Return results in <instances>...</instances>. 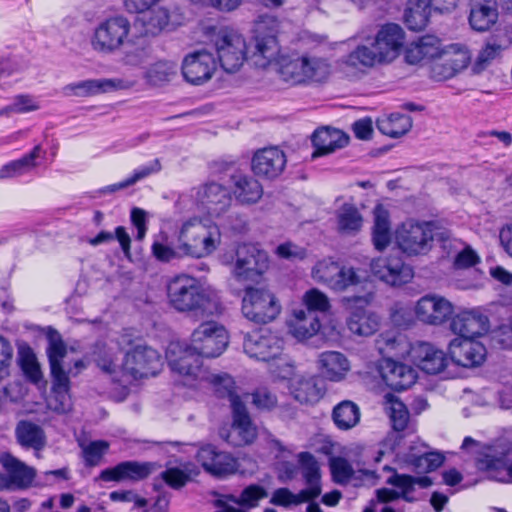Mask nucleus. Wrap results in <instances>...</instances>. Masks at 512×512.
Returning a JSON list of instances; mask_svg holds the SVG:
<instances>
[{"mask_svg":"<svg viewBox=\"0 0 512 512\" xmlns=\"http://www.w3.org/2000/svg\"><path fill=\"white\" fill-rule=\"evenodd\" d=\"M220 243L221 232L216 224L191 218L181 225L174 239L169 240L167 235L161 234L160 239L154 240L151 251L158 261L168 263L186 257H207Z\"/></svg>","mask_w":512,"mask_h":512,"instance_id":"1","label":"nucleus"},{"mask_svg":"<svg viewBox=\"0 0 512 512\" xmlns=\"http://www.w3.org/2000/svg\"><path fill=\"white\" fill-rule=\"evenodd\" d=\"M170 305L179 312H192L196 316L208 317L218 312L219 303L202 287L199 280L180 274L167 285Z\"/></svg>","mask_w":512,"mask_h":512,"instance_id":"2","label":"nucleus"},{"mask_svg":"<svg viewBox=\"0 0 512 512\" xmlns=\"http://www.w3.org/2000/svg\"><path fill=\"white\" fill-rule=\"evenodd\" d=\"M446 248L451 242V233L434 221L408 220L395 230V243L407 256L426 255L434 242Z\"/></svg>","mask_w":512,"mask_h":512,"instance_id":"3","label":"nucleus"},{"mask_svg":"<svg viewBox=\"0 0 512 512\" xmlns=\"http://www.w3.org/2000/svg\"><path fill=\"white\" fill-rule=\"evenodd\" d=\"M277 67L280 78L290 85L321 83L331 73V65L326 58L310 53L281 55Z\"/></svg>","mask_w":512,"mask_h":512,"instance_id":"4","label":"nucleus"},{"mask_svg":"<svg viewBox=\"0 0 512 512\" xmlns=\"http://www.w3.org/2000/svg\"><path fill=\"white\" fill-rule=\"evenodd\" d=\"M461 448L476 454V465L479 470L487 471L490 477L503 482L507 479L506 469L508 456L512 451V443L500 438L490 444H481L470 436L464 438Z\"/></svg>","mask_w":512,"mask_h":512,"instance_id":"5","label":"nucleus"},{"mask_svg":"<svg viewBox=\"0 0 512 512\" xmlns=\"http://www.w3.org/2000/svg\"><path fill=\"white\" fill-rule=\"evenodd\" d=\"M131 32V23L123 15L110 16L100 21L90 39L92 49L100 54L111 55L122 49Z\"/></svg>","mask_w":512,"mask_h":512,"instance_id":"6","label":"nucleus"},{"mask_svg":"<svg viewBox=\"0 0 512 512\" xmlns=\"http://www.w3.org/2000/svg\"><path fill=\"white\" fill-rule=\"evenodd\" d=\"M241 311L249 321L267 324L278 317L281 305L270 290L247 286L242 297Z\"/></svg>","mask_w":512,"mask_h":512,"instance_id":"7","label":"nucleus"},{"mask_svg":"<svg viewBox=\"0 0 512 512\" xmlns=\"http://www.w3.org/2000/svg\"><path fill=\"white\" fill-rule=\"evenodd\" d=\"M166 358L171 370L183 378V385L191 386L202 372L200 355L191 345L173 341L167 347Z\"/></svg>","mask_w":512,"mask_h":512,"instance_id":"8","label":"nucleus"},{"mask_svg":"<svg viewBox=\"0 0 512 512\" xmlns=\"http://www.w3.org/2000/svg\"><path fill=\"white\" fill-rule=\"evenodd\" d=\"M190 345L201 358H215L226 349L228 334L226 329L217 322H204L193 331Z\"/></svg>","mask_w":512,"mask_h":512,"instance_id":"9","label":"nucleus"},{"mask_svg":"<svg viewBox=\"0 0 512 512\" xmlns=\"http://www.w3.org/2000/svg\"><path fill=\"white\" fill-rule=\"evenodd\" d=\"M215 48L221 67L228 73L238 71L247 58L246 41L233 30L221 29L215 38Z\"/></svg>","mask_w":512,"mask_h":512,"instance_id":"10","label":"nucleus"},{"mask_svg":"<svg viewBox=\"0 0 512 512\" xmlns=\"http://www.w3.org/2000/svg\"><path fill=\"white\" fill-rule=\"evenodd\" d=\"M269 266L267 254L252 244H241L236 249L233 275L239 281L258 282Z\"/></svg>","mask_w":512,"mask_h":512,"instance_id":"11","label":"nucleus"},{"mask_svg":"<svg viewBox=\"0 0 512 512\" xmlns=\"http://www.w3.org/2000/svg\"><path fill=\"white\" fill-rule=\"evenodd\" d=\"M372 299L373 295L371 293L342 298V305L350 311L347 326L352 333L359 336H370L377 331L379 326L378 317L365 310Z\"/></svg>","mask_w":512,"mask_h":512,"instance_id":"12","label":"nucleus"},{"mask_svg":"<svg viewBox=\"0 0 512 512\" xmlns=\"http://www.w3.org/2000/svg\"><path fill=\"white\" fill-rule=\"evenodd\" d=\"M46 352L53 378L54 389L59 392H67L70 387L69 374L74 376L77 375L85 368L84 362L82 360H77L74 363V368L77 370L75 373H73L72 369L66 371L63 368V360L67 355V346L58 334L49 337Z\"/></svg>","mask_w":512,"mask_h":512,"instance_id":"13","label":"nucleus"},{"mask_svg":"<svg viewBox=\"0 0 512 512\" xmlns=\"http://www.w3.org/2000/svg\"><path fill=\"white\" fill-rule=\"evenodd\" d=\"M283 343V339L276 333L267 328H260L245 334L243 349L251 358L269 361L281 354Z\"/></svg>","mask_w":512,"mask_h":512,"instance_id":"14","label":"nucleus"},{"mask_svg":"<svg viewBox=\"0 0 512 512\" xmlns=\"http://www.w3.org/2000/svg\"><path fill=\"white\" fill-rule=\"evenodd\" d=\"M162 365L161 356L157 350L137 345L125 355L122 372L134 379L155 376Z\"/></svg>","mask_w":512,"mask_h":512,"instance_id":"15","label":"nucleus"},{"mask_svg":"<svg viewBox=\"0 0 512 512\" xmlns=\"http://www.w3.org/2000/svg\"><path fill=\"white\" fill-rule=\"evenodd\" d=\"M312 276L334 291H344L350 286L357 285L360 278L353 268L339 265L330 259H324L314 266Z\"/></svg>","mask_w":512,"mask_h":512,"instance_id":"16","label":"nucleus"},{"mask_svg":"<svg viewBox=\"0 0 512 512\" xmlns=\"http://www.w3.org/2000/svg\"><path fill=\"white\" fill-rule=\"evenodd\" d=\"M217 69L213 54L205 49L188 53L182 61L181 72L184 79L193 85H201L210 80Z\"/></svg>","mask_w":512,"mask_h":512,"instance_id":"17","label":"nucleus"},{"mask_svg":"<svg viewBox=\"0 0 512 512\" xmlns=\"http://www.w3.org/2000/svg\"><path fill=\"white\" fill-rule=\"evenodd\" d=\"M372 274L391 286H401L413 278V270L399 256L373 259L370 263Z\"/></svg>","mask_w":512,"mask_h":512,"instance_id":"18","label":"nucleus"},{"mask_svg":"<svg viewBox=\"0 0 512 512\" xmlns=\"http://www.w3.org/2000/svg\"><path fill=\"white\" fill-rule=\"evenodd\" d=\"M416 318L429 325H441L447 322L454 313L453 304L438 294H427L415 305Z\"/></svg>","mask_w":512,"mask_h":512,"instance_id":"19","label":"nucleus"},{"mask_svg":"<svg viewBox=\"0 0 512 512\" xmlns=\"http://www.w3.org/2000/svg\"><path fill=\"white\" fill-rule=\"evenodd\" d=\"M197 460L206 472L219 478L232 475L238 469L236 458L212 444H206L199 448Z\"/></svg>","mask_w":512,"mask_h":512,"instance_id":"20","label":"nucleus"},{"mask_svg":"<svg viewBox=\"0 0 512 512\" xmlns=\"http://www.w3.org/2000/svg\"><path fill=\"white\" fill-rule=\"evenodd\" d=\"M157 468L154 462L123 461L102 470L98 479L104 482H139L148 478Z\"/></svg>","mask_w":512,"mask_h":512,"instance_id":"21","label":"nucleus"},{"mask_svg":"<svg viewBox=\"0 0 512 512\" xmlns=\"http://www.w3.org/2000/svg\"><path fill=\"white\" fill-rule=\"evenodd\" d=\"M271 23L272 27L268 32L264 29V23H260L256 29L255 51L251 59L254 65L259 68H266L272 61L279 59L280 47L276 36L277 22L272 19Z\"/></svg>","mask_w":512,"mask_h":512,"instance_id":"22","label":"nucleus"},{"mask_svg":"<svg viewBox=\"0 0 512 512\" xmlns=\"http://www.w3.org/2000/svg\"><path fill=\"white\" fill-rule=\"evenodd\" d=\"M196 200L209 215L219 217L230 207L232 197L225 186L210 182L197 189Z\"/></svg>","mask_w":512,"mask_h":512,"instance_id":"23","label":"nucleus"},{"mask_svg":"<svg viewBox=\"0 0 512 512\" xmlns=\"http://www.w3.org/2000/svg\"><path fill=\"white\" fill-rule=\"evenodd\" d=\"M268 496L267 490L258 484H251L245 487L239 496L228 494L226 501L217 500L215 512H249V509L256 508L259 502Z\"/></svg>","mask_w":512,"mask_h":512,"instance_id":"24","label":"nucleus"},{"mask_svg":"<svg viewBox=\"0 0 512 512\" xmlns=\"http://www.w3.org/2000/svg\"><path fill=\"white\" fill-rule=\"evenodd\" d=\"M286 162V155L281 149L266 147L255 152L251 166L255 175L274 179L282 174Z\"/></svg>","mask_w":512,"mask_h":512,"instance_id":"25","label":"nucleus"},{"mask_svg":"<svg viewBox=\"0 0 512 512\" xmlns=\"http://www.w3.org/2000/svg\"><path fill=\"white\" fill-rule=\"evenodd\" d=\"M448 350L452 361L463 367L481 365L487 354L485 346L474 339L454 338Z\"/></svg>","mask_w":512,"mask_h":512,"instance_id":"26","label":"nucleus"},{"mask_svg":"<svg viewBox=\"0 0 512 512\" xmlns=\"http://www.w3.org/2000/svg\"><path fill=\"white\" fill-rule=\"evenodd\" d=\"M379 372L385 384L396 391L410 388L417 379V372L414 368L391 358H385L381 362Z\"/></svg>","mask_w":512,"mask_h":512,"instance_id":"27","label":"nucleus"},{"mask_svg":"<svg viewBox=\"0 0 512 512\" xmlns=\"http://www.w3.org/2000/svg\"><path fill=\"white\" fill-rule=\"evenodd\" d=\"M451 329L458 338L474 339L489 330V320L479 310L473 309L457 314L451 321Z\"/></svg>","mask_w":512,"mask_h":512,"instance_id":"28","label":"nucleus"},{"mask_svg":"<svg viewBox=\"0 0 512 512\" xmlns=\"http://www.w3.org/2000/svg\"><path fill=\"white\" fill-rule=\"evenodd\" d=\"M133 83L123 79H88L76 83H70L63 87L65 96L88 97L112 90L127 89Z\"/></svg>","mask_w":512,"mask_h":512,"instance_id":"29","label":"nucleus"},{"mask_svg":"<svg viewBox=\"0 0 512 512\" xmlns=\"http://www.w3.org/2000/svg\"><path fill=\"white\" fill-rule=\"evenodd\" d=\"M0 463L5 470L3 480L7 486H14L19 489H26L32 485L36 476V470L26 465L10 453H2Z\"/></svg>","mask_w":512,"mask_h":512,"instance_id":"30","label":"nucleus"},{"mask_svg":"<svg viewBox=\"0 0 512 512\" xmlns=\"http://www.w3.org/2000/svg\"><path fill=\"white\" fill-rule=\"evenodd\" d=\"M404 42V32L397 24H387L377 33L373 46L377 48L384 61L391 62L397 57Z\"/></svg>","mask_w":512,"mask_h":512,"instance_id":"31","label":"nucleus"},{"mask_svg":"<svg viewBox=\"0 0 512 512\" xmlns=\"http://www.w3.org/2000/svg\"><path fill=\"white\" fill-rule=\"evenodd\" d=\"M412 357L420 369L428 374H438L447 366V358L442 350L430 343L422 342L411 349Z\"/></svg>","mask_w":512,"mask_h":512,"instance_id":"32","label":"nucleus"},{"mask_svg":"<svg viewBox=\"0 0 512 512\" xmlns=\"http://www.w3.org/2000/svg\"><path fill=\"white\" fill-rule=\"evenodd\" d=\"M442 44L434 35H424L409 44L405 52V59L409 64L436 59L441 56Z\"/></svg>","mask_w":512,"mask_h":512,"instance_id":"33","label":"nucleus"},{"mask_svg":"<svg viewBox=\"0 0 512 512\" xmlns=\"http://www.w3.org/2000/svg\"><path fill=\"white\" fill-rule=\"evenodd\" d=\"M349 137L339 129L324 127L316 130L312 136L315 151L313 158L330 154L348 144Z\"/></svg>","mask_w":512,"mask_h":512,"instance_id":"34","label":"nucleus"},{"mask_svg":"<svg viewBox=\"0 0 512 512\" xmlns=\"http://www.w3.org/2000/svg\"><path fill=\"white\" fill-rule=\"evenodd\" d=\"M233 423L230 436L236 434L239 439L232 441L236 446L251 444L257 437V429L253 425L244 403L234 404L232 410Z\"/></svg>","mask_w":512,"mask_h":512,"instance_id":"35","label":"nucleus"},{"mask_svg":"<svg viewBox=\"0 0 512 512\" xmlns=\"http://www.w3.org/2000/svg\"><path fill=\"white\" fill-rule=\"evenodd\" d=\"M498 19L496 2L492 0H471L469 23L476 31H487Z\"/></svg>","mask_w":512,"mask_h":512,"instance_id":"36","label":"nucleus"},{"mask_svg":"<svg viewBox=\"0 0 512 512\" xmlns=\"http://www.w3.org/2000/svg\"><path fill=\"white\" fill-rule=\"evenodd\" d=\"M235 198L243 204H253L260 200L263 188L253 176L235 173L231 176Z\"/></svg>","mask_w":512,"mask_h":512,"instance_id":"37","label":"nucleus"},{"mask_svg":"<svg viewBox=\"0 0 512 512\" xmlns=\"http://www.w3.org/2000/svg\"><path fill=\"white\" fill-rule=\"evenodd\" d=\"M322 375L331 381L342 380L350 369L346 356L338 351H325L318 358Z\"/></svg>","mask_w":512,"mask_h":512,"instance_id":"38","label":"nucleus"},{"mask_svg":"<svg viewBox=\"0 0 512 512\" xmlns=\"http://www.w3.org/2000/svg\"><path fill=\"white\" fill-rule=\"evenodd\" d=\"M121 56V62L127 66L140 67L152 58V46L144 37L128 38Z\"/></svg>","mask_w":512,"mask_h":512,"instance_id":"39","label":"nucleus"},{"mask_svg":"<svg viewBox=\"0 0 512 512\" xmlns=\"http://www.w3.org/2000/svg\"><path fill=\"white\" fill-rule=\"evenodd\" d=\"M387 484L396 487L401 499L408 503H414L418 499L413 495L415 487L428 488L432 480L428 476L415 477L407 474L394 472L386 481Z\"/></svg>","mask_w":512,"mask_h":512,"instance_id":"40","label":"nucleus"},{"mask_svg":"<svg viewBox=\"0 0 512 512\" xmlns=\"http://www.w3.org/2000/svg\"><path fill=\"white\" fill-rule=\"evenodd\" d=\"M321 324L317 314L304 309H296L293 318L289 322V329L292 335L304 340L314 336L320 330Z\"/></svg>","mask_w":512,"mask_h":512,"instance_id":"41","label":"nucleus"},{"mask_svg":"<svg viewBox=\"0 0 512 512\" xmlns=\"http://www.w3.org/2000/svg\"><path fill=\"white\" fill-rule=\"evenodd\" d=\"M325 393L324 381L318 377H302L292 386V394L302 404L318 402Z\"/></svg>","mask_w":512,"mask_h":512,"instance_id":"42","label":"nucleus"},{"mask_svg":"<svg viewBox=\"0 0 512 512\" xmlns=\"http://www.w3.org/2000/svg\"><path fill=\"white\" fill-rule=\"evenodd\" d=\"M298 461L302 477L305 480L307 488L303 489L315 494V499L321 494V473L317 459L310 452H301L298 455Z\"/></svg>","mask_w":512,"mask_h":512,"instance_id":"43","label":"nucleus"},{"mask_svg":"<svg viewBox=\"0 0 512 512\" xmlns=\"http://www.w3.org/2000/svg\"><path fill=\"white\" fill-rule=\"evenodd\" d=\"M332 420L339 430L347 431L360 422L361 412L359 406L351 400H343L334 406Z\"/></svg>","mask_w":512,"mask_h":512,"instance_id":"44","label":"nucleus"},{"mask_svg":"<svg viewBox=\"0 0 512 512\" xmlns=\"http://www.w3.org/2000/svg\"><path fill=\"white\" fill-rule=\"evenodd\" d=\"M42 152L41 145H36L31 152L25 154L22 158L5 164L0 169V180L18 177L31 171L37 167L36 160L41 156Z\"/></svg>","mask_w":512,"mask_h":512,"instance_id":"45","label":"nucleus"},{"mask_svg":"<svg viewBox=\"0 0 512 512\" xmlns=\"http://www.w3.org/2000/svg\"><path fill=\"white\" fill-rule=\"evenodd\" d=\"M15 435L18 442L23 447L39 451L45 446V434L43 429L30 421H20L16 426Z\"/></svg>","mask_w":512,"mask_h":512,"instance_id":"46","label":"nucleus"},{"mask_svg":"<svg viewBox=\"0 0 512 512\" xmlns=\"http://www.w3.org/2000/svg\"><path fill=\"white\" fill-rule=\"evenodd\" d=\"M372 241L378 251L384 250L391 241L389 212L381 205L376 206L374 209Z\"/></svg>","mask_w":512,"mask_h":512,"instance_id":"47","label":"nucleus"},{"mask_svg":"<svg viewBox=\"0 0 512 512\" xmlns=\"http://www.w3.org/2000/svg\"><path fill=\"white\" fill-rule=\"evenodd\" d=\"M430 1L408 0L404 20L410 30L418 31L426 27L430 13Z\"/></svg>","mask_w":512,"mask_h":512,"instance_id":"48","label":"nucleus"},{"mask_svg":"<svg viewBox=\"0 0 512 512\" xmlns=\"http://www.w3.org/2000/svg\"><path fill=\"white\" fill-rule=\"evenodd\" d=\"M363 218L357 207L345 203L337 212V227L342 234L353 235L361 230Z\"/></svg>","mask_w":512,"mask_h":512,"instance_id":"49","label":"nucleus"},{"mask_svg":"<svg viewBox=\"0 0 512 512\" xmlns=\"http://www.w3.org/2000/svg\"><path fill=\"white\" fill-rule=\"evenodd\" d=\"M384 57L380 51L373 46V42L370 45H359L353 50L348 56L346 63L352 67H373L376 64L383 63Z\"/></svg>","mask_w":512,"mask_h":512,"instance_id":"50","label":"nucleus"},{"mask_svg":"<svg viewBox=\"0 0 512 512\" xmlns=\"http://www.w3.org/2000/svg\"><path fill=\"white\" fill-rule=\"evenodd\" d=\"M209 382L213 385L217 397L229 400L232 410L234 404L244 403L238 395L236 383L230 375L226 373L212 374L209 377Z\"/></svg>","mask_w":512,"mask_h":512,"instance_id":"51","label":"nucleus"},{"mask_svg":"<svg viewBox=\"0 0 512 512\" xmlns=\"http://www.w3.org/2000/svg\"><path fill=\"white\" fill-rule=\"evenodd\" d=\"M379 131L391 138H399L412 128V119L404 114H391L388 118L377 122Z\"/></svg>","mask_w":512,"mask_h":512,"instance_id":"52","label":"nucleus"},{"mask_svg":"<svg viewBox=\"0 0 512 512\" xmlns=\"http://www.w3.org/2000/svg\"><path fill=\"white\" fill-rule=\"evenodd\" d=\"M17 362L24 376L32 383L37 384L42 380V371L36 355L28 345H22L18 349Z\"/></svg>","mask_w":512,"mask_h":512,"instance_id":"53","label":"nucleus"},{"mask_svg":"<svg viewBox=\"0 0 512 512\" xmlns=\"http://www.w3.org/2000/svg\"><path fill=\"white\" fill-rule=\"evenodd\" d=\"M440 57H444L446 64H448L447 71L439 73L440 78L453 77L457 72L467 67L470 59L466 50L459 49L456 46H451L446 50L442 49Z\"/></svg>","mask_w":512,"mask_h":512,"instance_id":"54","label":"nucleus"},{"mask_svg":"<svg viewBox=\"0 0 512 512\" xmlns=\"http://www.w3.org/2000/svg\"><path fill=\"white\" fill-rule=\"evenodd\" d=\"M315 499V494L303 489L297 493H292L288 488L276 489L270 499V503L277 506L288 507L290 505H299L305 502H311Z\"/></svg>","mask_w":512,"mask_h":512,"instance_id":"55","label":"nucleus"},{"mask_svg":"<svg viewBox=\"0 0 512 512\" xmlns=\"http://www.w3.org/2000/svg\"><path fill=\"white\" fill-rule=\"evenodd\" d=\"M377 346L382 354L398 356L408 352L406 339L399 333H382L377 340Z\"/></svg>","mask_w":512,"mask_h":512,"instance_id":"56","label":"nucleus"},{"mask_svg":"<svg viewBox=\"0 0 512 512\" xmlns=\"http://www.w3.org/2000/svg\"><path fill=\"white\" fill-rule=\"evenodd\" d=\"M386 412L392 422V427L396 431H403L409 422V411L398 399L392 395L386 396Z\"/></svg>","mask_w":512,"mask_h":512,"instance_id":"57","label":"nucleus"},{"mask_svg":"<svg viewBox=\"0 0 512 512\" xmlns=\"http://www.w3.org/2000/svg\"><path fill=\"white\" fill-rule=\"evenodd\" d=\"M177 74V64L172 61H158L145 72V77L152 85H161L170 81Z\"/></svg>","mask_w":512,"mask_h":512,"instance_id":"58","label":"nucleus"},{"mask_svg":"<svg viewBox=\"0 0 512 512\" xmlns=\"http://www.w3.org/2000/svg\"><path fill=\"white\" fill-rule=\"evenodd\" d=\"M147 11L148 13L142 18L146 32L152 35H157L169 24V11L163 7H157L154 9L150 8Z\"/></svg>","mask_w":512,"mask_h":512,"instance_id":"59","label":"nucleus"},{"mask_svg":"<svg viewBox=\"0 0 512 512\" xmlns=\"http://www.w3.org/2000/svg\"><path fill=\"white\" fill-rule=\"evenodd\" d=\"M82 457L86 467L98 466L109 450V443L105 440H95L88 444H81Z\"/></svg>","mask_w":512,"mask_h":512,"instance_id":"60","label":"nucleus"},{"mask_svg":"<svg viewBox=\"0 0 512 512\" xmlns=\"http://www.w3.org/2000/svg\"><path fill=\"white\" fill-rule=\"evenodd\" d=\"M40 109L37 99L28 94H20L13 98L11 104L0 109L1 116H9L11 113L23 114Z\"/></svg>","mask_w":512,"mask_h":512,"instance_id":"61","label":"nucleus"},{"mask_svg":"<svg viewBox=\"0 0 512 512\" xmlns=\"http://www.w3.org/2000/svg\"><path fill=\"white\" fill-rule=\"evenodd\" d=\"M409 462L420 472H430L442 465L444 456L438 452H425L419 456L411 455Z\"/></svg>","mask_w":512,"mask_h":512,"instance_id":"62","label":"nucleus"},{"mask_svg":"<svg viewBox=\"0 0 512 512\" xmlns=\"http://www.w3.org/2000/svg\"><path fill=\"white\" fill-rule=\"evenodd\" d=\"M303 302L306 306L305 311H311L314 314L317 312H326L330 308L328 297L318 289H310L303 296Z\"/></svg>","mask_w":512,"mask_h":512,"instance_id":"63","label":"nucleus"},{"mask_svg":"<svg viewBox=\"0 0 512 512\" xmlns=\"http://www.w3.org/2000/svg\"><path fill=\"white\" fill-rule=\"evenodd\" d=\"M330 468L334 481L339 484L348 483L354 473L350 463L342 457L331 459Z\"/></svg>","mask_w":512,"mask_h":512,"instance_id":"64","label":"nucleus"}]
</instances>
